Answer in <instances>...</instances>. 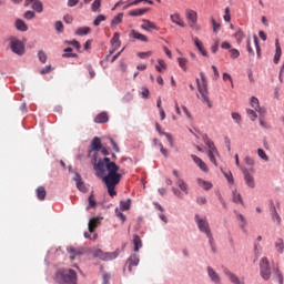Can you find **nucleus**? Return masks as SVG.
<instances>
[{"mask_svg":"<svg viewBox=\"0 0 284 284\" xmlns=\"http://www.w3.org/2000/svg\"><path fill=\"white\" fill-rule=\"evenodd\" d=\"M94 170H95V176L98 179H101L102 182L104 183L109 196H116V191L115 187L121 183V179L123 175L119 173V170L121 168L116 165L115 162H112L110 158H104L103 160H100L98 163L94 164Z\"/></svg>","mask_w":284,"mask_h":284,"instance_id":"obj_1","label":"nucleus"},{"mask_svg":"<svg viewBox=\"0 0 284 284\" xmlns=\"http://www.w3.org/2000/svg\"><path fill=\"white\" fill-rule=\"evenodd\" d=\"M55 281L60 284H77L79 278L74 270H60L55 274Z\"/></svg>","mask_w":284,"mask_h":284,"instance_id":"obj_2","label":"nucleus"},{"mask_svg":"<svg viewBox=\"0 0 284 284\" xmlns=\"http://www.w3.org/2000/svg\"><path fill=\"white\" fill-rule=\"evenodd\" d=\"M201 80L196 79L197 90L202 97L204 103L207 104L209 108H212V102L210 101V97H207V78L204 72L200 73Z\"/></svg>","mask_w":284,"mask_h":284,"instance_id":"obj_3","label":"nucleus"},{"mask_svg":"<svg viewBox=\"0 0 284 284\" xmlns=\"http://www.w3.org/2000/svg\"><path fill=\"white\" fill-rule=\"evenodd\" d=\"M203 141H204L205 145H207V148H209L207 155H209L211 163L219 165L216 163V156L219 154V151L216 150V146H214V142L210 138H207V135L203 136Z\"/></svg>","mask_w":284,"mask_h":284,"instance_id":"obj_4","label":"nucleus"},{"mask_svg":"<svg viewBox=\"0 0 284 284\" xmlns=\"http://www.w3.org/2000/svg\"><path fill=\"white\" fill-rule=\"evenodd\" d=\"M260 274L264 281H270L272 268L270 267V260L267 257H262L260 261Z\"/></svg>","mask_w":284,"mask_h":284,"instance_id":"obj_5","label":"nucleus"},{"mask_svg":"<svg viewBox=\"0 0 284 284\" xmlns=\"http://www.w3.org/2000/svg\"><path fill=\"white\" fill-rule=\"evenodd\" d=\"M93 256L95 258H100V261H114V258L119 257V250L105 253L101 248H97L95 251H93Z\"/></svg>","mask_w":284,"mask_h":284,"instance_id":"obj_6","label":"nucleus"},{"mask_svg":"<svg viewBox=\"0 0 284 284\" xmlns=\"http://www.w3.org/2000/svg\"><path fill=\"white\" fill-rule=\"evenodd\" d=\"M10 48L12 52H14V54L21 55L26 52V49L23 48V42H21V40L18 39H11Z\"/></svg>","mask_w":284,"mask_h":284,"instance_id":"obj_7","label":"nucleus"},{"mask_svg":"<svg viewBox=\"0 0 284 284\" xmlns=\"http://www.w3.org/2000/svg\"><path fill=\"white\" fill-rule=\"evenodd\" d=\"M195 223L197 224L200 232H203L206 235L212 233V231L210 230V223L201 219L199 215H195Z\"/></svg>","mask_w":284,"mask_h":284,"instance_id":"obj_8","label":"nucleus"},{"mask_svg":"<svg viewBox=\"0 0 284 284\" xmlns=\"http://www.w3.org/2000/svg\"><path fill=\"white\" fill-rule=\"evenodd\" d=\"M186 19L191 22L190 26L191 28H193V30H200V28L196 26V21L199 19L196 11L194 10L186 11Z\"/></svg>","mask_w":284,"mask_h":284,"instance_id":"obj_9","label":"nucleus"},{"mask_svg":"<svg viewBox=\"0 0 284 284\" xmlns=\"http://www.w3.org/2000/svg\"><path fill=\"white\" fill-rule=\"evenodd\" d=\"M242 172L244 174V181L247 187H251V190H254L256 187V182H254V175H252L247 169H243Z\"/></svg>","mask_w":284,"mask_h":284,"instance_id":"obj_10","label":"nucleus"},{"mask_svg":"<svg viewBox=\"0 0 284 284\" xmlns=\"http://www.w3.org/2000/svg\"><path fill=\"white\" fill-rule=\"evenodd\" d=\"M251 106L255 109V112H258L260 116H265V114H267V111L258 104V98L256 97L251 98Z\"/></svg>","mask_w":284,"mask_h":284,"instance_id":"obj_11","label":"nucleus"},{"mask_svg":"<svg viewBox=\"0 0 284 284\" xmlns=\"http://www.w3.org/2000/svg\"><path fill=\"white\" fill-rule=\"evenodd\" d=\"M73 181H75L77 189L80 192H88V186L85 185V182H83V179H81V174L75 173V176L73 178Z\"/></svg>","mask_w":284,"mask_h":284,"instance_id":"obj_12","label":"nucleus"},{"mask_svg":"<svg viewBox=\"0 0 284 284\" xmlns=\"http://www.w3.org/2000/svg\"><path fill=\"white\" fill-rule=\"evenodd\" d=\"M141 29L145 30L146 32H150V30H159V27H156V23H154L148 19H143Z\"/></svg>","mask_w":284,"mask_h":284,"instance_id":"obj_13","label":"nucleus"},{"mask_svg":"<svg viewBox=\"0 0 284 284\" xmlns=\"http://www.w3.org/2000/svg\"><path fill=\"white\" fill-rule=\"evenodd\" d=\"M102 217H93L89 221V232L92 234L97 231V227L101 225Z\"/></svg>","mask_w":284,"mask_h":284,"instance_id":"obj_14","label":"nucleus"},{"mask_svg":"<svg viewBox=\"0 0 284 284\" xmlns=\"http://www.w3.org/2000/svg\"><path fill=\"white\" fill-rule=\"evenodd\" d=\"M120 37L121 36L116 32L113 34V38L111 39V44L113 49L110 51V54H114V51L121 48V41L119 40Z\"/></svg>","mask_w":284,"mask_h":284,"instance_id":"obj_15","label":"nucleus"},{"mask_svg":"<svg viewBox=\"0 0 284 284\" xmlns=\"http://www.w3.org/2000/svg\"><path fill=\"white\" fill-rule=\"evenodd\" d=\"M67 251L69 252V254H73L71 256V261H74L75 256H82V254H84L85 252L83 247L74 248L73 246H69Z\"/></svg>","mask_w":284,"mask_h":284,"instance_id":"obj_16","label":"nucleus"},{"mask_svg":"<svg viewBox=\"0 0 284 284\" xmlns=\"http://www.w3.org/2000/svg\"><path fill=\"white\" fill-rule=\"evenodd\" d=\"M101 139L95 136L91 142V150H89V154L101 151Z\"/></svg>","mask_w":284,"mask_h":284,"instance_id":"obj_17","label":"nucleus"},{"mask_svg":"<svg viewBox=\"0 0 284 284\" xmlns=\"http://www.w3.org/2000/svg\"><path fill=\"white\" fill-rule=\"evenodd\" d=\"M191 159H193L194 163L202 170V172H209L207 164L203 162V160L196 155H191Z\"/></svg>","mask_w":284,"mask_h":284,"instance_id":"obj_18","label":"nucleus"},{"mask_svg":"<svg viewBox=\"0 0 284 284\" xmlns=\"http://www.w3.org/2000/svg\"><path fill=\"white\" fill-rule=\"evenodd\" d=\"M207 274L213 283H221V276H219V273L212 266H207Z\"/></svg>","mask_w":284,"mask_h":284,"instance_id":"obj_19","label":"nucleus"},{"mask_svg":"<svg viewBox=\"0 0 284 284\" xmlns=\"http://www.w3.org/2000/svg\"><path fill=\"white\" fill-rule=\"evenodd\" d=\"M139 255L133 254L128 258V265H129V272H132V267H136V265H139Z\"/></svg>","mask_w":284,"mask_h":284,"instance_id":"obj_20","label":"nucleus"},{"mask_svg":"<svg viewBox=\"0 0 284 284\" xmlns=\"http://www.w3.org/2000/svg\"><path fill=\"white\" fill-rule=\"evenodd\" d=\"M283 51L281 50V43H278V39L275 40V55H274V63H278L281 61V55Z\"/></svg>","mask_w":284,"mask_h":284,"instance_id":"obj_21","label":"nucleus"},{"mask_svg":"<svg viewBox=\"0 0 284 284\" xmlns=\"http://www.w3.org/2000/svg\"><path fill=\"white\" fill-rule=\"evenodd\" d=\"M171 21L172 23L180 26V28H185V22L181 19V14L179 13L171 14Z\"/></svg>","mask_w":284,"mask_h":284,"instance_id":"obj_22","label":"nucleus"},{"mask_svg":"<svg viewBox=\"0 0 284 284\" xmlns=\"http://www.w3.org/2000/svg\"><path fill=\"white\" fill-rule=\"evenodd\" d=\"M132 39H136L138 41H142L143 43H148V36L139 33L136 30L131 31Z\"/></svg>","mask_w":284,"mask_h":284,"instance_id":"obj_23","label":"nucleus"},{"mask_svg":"<svg viewBox=\"0 0 284 284\" xmlns=\"http://www.w3.org/2000/svg\"><path fill=\"white\" fill-rule=\"evenodd\" d=\"M110 118L106 112H101L94 118V123H108Z\"/></svg>","mask_w":284,"mask_h":284,"instance_id":"obj_24","label":"nucleus"},{"mask_svg":"<svg viewBox=\"0 0 284 284\" xmlns=\"http://www.w3.org/2000/svg\"><path fill=\"white\" fill-rule=\"evenodd\" d=\"M271 216H272L273 223H275L276 225H281V215H278V212L276 211V206L274 205L271 207Z\"/></svg>","mask_w":284,"mask_h":284,"instance_id":"obj_25","label":"nucleus"},{"mask_svg":"<svg viewBox=\"0 0 284 284\" xmlns=\"http://www.w3.org/2000/svg\"><path fill=\"white\" fill-rule=\"evenodd\" d=\"M194 45L197 48L199 52H201L202 57H207V51L203 48V42L199 40V38H193Z\"/></svg>","mask_w":284,"mask_h":284,"instance_id":"obj_26","label":"nucleus"},{"mask_svg":"<svg viewBox=\"0 0 284 284\" xmlns=\"http://www.w3.org/2000/svg\"><path fill=\"white\" fill-rule=\"evenodd\" d=\"M149 8L131 10L129 12V17H143V14H145V12H149Z\"/></svg>","mask_w":284,"mask_h":284,"instance_id":"obj_27","label":"nucleus"},{"mask_svg":"<svg viewBox=\"0 0 284 284\" xmlns=\"http://www.w3.org/2000/svg\"><path fill=\"white\" fill-rule=\"evenodd\" d=\"M36 194H37V197L39 199V201H45V196L48 193L45 192V187L38 186L36 190Z\"/></svg>","mask_w":284,"mask_h":284,"instance_id":"obj_28","label":"nucleus"},{"mask_svg":"<svg viewBox=\"0 0 284 284\" xmlns=\"http://www.w3.org/2000/svg\"><path fill=\"white\" fill-rule=\"evenodd\" d=\"M120 23H123V13H118L111 21V28H116Z\"/></svg>","mask_w":284,"mask_h":284,"instance_id":"obj_29","label":"nucleus"},{"mask_svg":"<svg viewBox=\"0 0 284 284\" xmlns=\"http://www.w3.org/2000/svg\"><path fill=\"white\" fill-rule=\"evenodd\" d=\"M16 28L20 32H28V24H26V22L23 20H20V19L17 20L16 21Z\"/></svg>","mask_w":284,"mask_h":284,"instance_id":"obj_30","label":"nucleus"},{"mask_svg":"<svg viewBox=\"0 0 284 284\" xmlns=\"http://www.w3.org/2000/svg\"><path fill=\"white\" fill-rule=\"evenodd\" d=\"M133 245L134 252H139V250L143 247V243L141 242V237L139 235L133 236Z\"/></svg>","mask_w":284,"mask_h":284,"instance_id":"obj_31","label":"nucleus"},{"mask_svg":"<svg viewBox=\"0 0 284 284\" xmlns=\"http://www.w3.org/2000/svg\"><path fill=\"white\" fill-rule=\"evenodd\" d=\"M132 205V200L128 199L126 201H121L120 202V209L122 210V212H128V210H130Z\"/></svg>","mask_w":284,"mask_h":284,"instance_id":"obj_32","label":"nucleus"},{"mask_svg":"<svg viewBox=\"0 0 284 284\" xmlns=\"http://www.w3.org/2000/svg\"><path fill=\"white\" fill-rule=\"evenodd\" d=\"M90 32H92L90 27H82L75 31V34H78V37H84L85 34H90Z\"/></svg>","mask_w":284,"mask_h":284,"instance_id":"obj_33","label":"nucleus"},{"mask_svg":"<svg viewBox=\"0 0 284 284\" xmlns=\"http://www.w3.org/2000/svg\"><path fill=\"white\" fill-rule=\"evenodd\" d=\"M197 184L200 185V187H202L203 190H212V184L211 182H207L203 179H197Z\"/></svg>","mask_w":284,"mask_h":284,"instance_id":"obj_34","label":"nucleus"},{"mask_svg":"<svg viewBox=\"0 0 284 284\" xmlns=\"http://www.w3.org/2000/svg\"><path fill=\"white\" fill-rule=\"evenodd\" d=\"M155 69L158 70V72H163V70H168V64L165 63V60L159 59Z\"/></svg>","mask_w":284,"mask_h":284,"instance_id":"obj_35","label":"nucleus"},{"mask_svg":"<svg viewBox=\"0 0 284 284\" xmlns=\"http://www.w3.org/2000/svg\"><path fill=\"white\" fill-rule=\"evenodd\" d=\"M234 38L236 39L239 45H241V43L243 42V39H245V33L243 32V30L239 29L235 32Z\"/></svg>","mask_w":284,"mask_h":284,"instance_id":"obj_36","label":"nucleus"},{"mask_svg":"<svg viewBox=\"0 0 284 284\" xmlns=\"http://www.w3.org/2000/svg\"><path fill=\"white\" fill-rule=\"evenodd\" d=\"M273 272L275 274L276 281H278L280 284H283V274H281V270H278V266H273Z\"/></svg>","mask_w":284,"mask_h":284,"instance_id":"obj_37","label":"nucleus"},{"mask_svg":"<svg viewBox=\"0 0 284 284\" xmlns=\"http://www.w3.org/2000/svg\"><path fill=\"white\" fill-rule=\"evenodd\" d=\"M233 203H240V205H243V196H241V193L233 191Z\"/></svg>","mask_w":284,"mask_h":284,"instance_id":"obj_38","label":"nucleus"},{"mask_svg":"<svg viewBox=\"0 0 284 284\" xmlns=\"http://www.w3.org/2000/svg\"><path fill=\"white\" fill-rule=\"evenodd\" d=\"M32 10L39 13L43 12V3L41 1H34L32 4Z\"/></svg>","mask_w":284,"mask_h":284,"instance_id":"obj_39","label":"nucleus"},{"mask_svg":"<svg viewBox=\"0 0 284 284\" xmlns=\"http://www.w3.org/2000/svg\"><path fill=\"white\" fill-rule=\"evenodd\" d=\"M64 54H62V57L64 58V59H68V58H72V59H77V57H79L77 53H71L72 52V48H67V49H64Z\"/></svg>","mask_w":284,"mask_h":284,"instance_id":"obj_40","label":"nucleus"},{"mask_svg":"<svg viewBox=\"0 0 284 284\" xmlns=\"http://www.w3.org/2000/svg\"><path fill=\"white\" fill-rule=\"evenodd\" d=\"M92 12H101V0H94L91 4Z\"/></svg>","mask_w":284,"mask_h":284,"instance_id":"obj_41","label":"nucleus"},{"mask_svg":"<svg viewBox=\"0 0 284 284\" xmlns=\"http://www.w3.org/2000/svg\"><path fill=\"white\" fill-rule=\"evenodd\" d=\"M178 63H179L180 68H182V70H184V72L187 71V59L179 58Z\"/></svg>","mask_w":284,"mask_h":284,"instance_id":"obj_42","label":"nucleus"},{"mask_svg":"<svg viewBox=\"0 0 284 284\" xmlns=\"http://www.w3.org/2000/svg\"><path fill=\"white\" fill-rule=\"evenodd\" d=\"M176 185L180 187V190H182V192L187 194V184L183 180L179 179Z\"/></svg>","mask_w":284,"mask_h":284,"instance_id":"obj_43","label":"nucleus"},{"mask_svg":"<svg viewBox=\"0 0 284 284\" xmlns=\"http://www.w3.org/2000/svg\"><path fill=\"white\" fill-rule=\"evenodd\" d=\"M246 114H247L248 119H251V121H256V119H258L256 111H254L252 109H247Z\"/></svg>","mask_w":284,"mask_h":284,"instance_id":"obj_44","label":"nucleus"},{"mask_svg":"<svg viewBox=\"0 0 284 284\" xmlns=\"http://www.w3.org/2000/svg\"><path fill=\"white\" fill-rule=\"evenodd\" d=\"M236 219H237V221L241 222V223H240V227H241L242 230H245V226L247 225V222L245 221V216H243V214H237V215H236Z\"/></svg>","mask_w":284,"mask_h":284,"instance_id":"obj_45","label":"nucleus"},{"mask_svg":"<svg viewBox=\"0 0 284 284\" xmlns=\"http://www.w3.org/2000/svg\"><path fill=\"white\" fill-rule=\"evenodd\" d=\"M257 155L260 156V159H262V161H270V156H267V153H265V150L263 149L257 150Z\"/></svg>","mask_w":284,"mask_h":284,"instance_id":"obj_46","label":"nucleus"},{"mask_svg":"<svg viewBox=\"0 0 284 284\" xmlns=\"http://www.w3.org/2000/svg\"><path fill=\"white\" fill-rule=\"evenodd\" d=\"M212 252H216V245L214 244V237L212 233L206 234Z\"/></svg>","mask_w":284,"mask_h":284,"instance_id":"obj_47","label":"nucleus"},{"mask_svg":"<svg viewBox=\"0 0 284 284\" xmlns=\"http://www.w3.org/2000/svg\"><path fill=\"white\" fill-rule=\"evenodd\" d=\"M105 16H103V14H99L95 19H94V21H93V26H101V22H103V21H105Z\"/></svg>","mask_w":284,"mask_h":284,"instance_id":"obj_48","label":"nucleus"},{"mask_svg":"<svg viewBox=\"0 0 284 284\" xmlns=\"http://www.w3.org/2000/svg\"><path fill=\"white\" fill-rule=\"evenodd\" d=\"M38 59L41 63H45V61H48V54L40 50L38 52Z\"/></svg>","mask_w":284,"mask_h":284,"instance_id":"obj_49","label":"nucleus"},{"mask_svg":"<svg viewBox=\"0 0 284 284\" xmlns=\"http://www.w3.org/2000/svg\"><path fill=\"white\" fill-rule=\"evenodd\" d=\"M90 207H97V201L94 200V194H90L89 196V206L87 210H90Z\"/></svg>","mask_w":284,"mask_h":284,"instance_id":"obj_50","label":"nucleus"},{"mask_svg":"<svg viewBox=\"0 0 284 284\" xmlns=\"http://www.w3.org/2000/svg\"><path fill=\"white\" fill-rule=\"evenodd\" d=\"M275 247L277 252H280V254H283V250H284L283 240H277V242L275 243Z\"/></svg>","mask_w":284,"mask_h":284,"instance_id":"obj_51","label":"nucleus"},{"mask_svg":"<svg viewBox=\"0 0 284 284\" xmlns=\"http://www.w3.org/2000/svg\"><path fill=\"white\" fill-rule=\"evenodd\" d=\"M211 23L213 26V32H219V30H221V23L216 22L214 18H211Z\"/></svg>","mask_w":284,"mask_h":284,"instance_id":"obj_52","label":"nucleus"},{"mask_svg":"<svg viewBox=\"0 0 284 284\" xmlns=\"http://www.w3.org/2000/svg\"><path fill=\"white\" fill-rule=\"evenodd\" d=\"M224 12V21H226V23H230V21H232V16L230 14V7H226Z\"/></svg>","mask_w":284,"mask_h":284,"instance_id":"obj_53","label":"nucleus"},{"mask_svg":"<svg viewBox=\"0 0 284 284\" xmlns=\"http://www.w3.org/2000/svg\"><path fill=\"white\" fill-rule=\"evenodd\" d=\"M221 43V40L215 39L214 40V45L211 48V52H213V54H216L219 52V44Z\"/></svg>","mask_w":284,"mask_h":284,"instance_id":"obj_54","label":"nucleus"},{"mask_svg":"<svg viewBox=\"0 0 284 284\" xmlns=\"http://www.w3.org/2000/svg\"><path fill=\"white\" fill-rule=\"evenodd\" d=\"M23 17H24V19H27L28 21H30V20L34 19V17H37V16H36V13H34V11H26L24 14H23Z\"/></svg>","mask_w":284,"mask_h":284,"instance_id":"obj_55","label":"nucleus"},{"mask_svg":"<svg viewBox=\"0 0 284 284\" xmlns=\"http://www.w3.org/2000/svg\"><path fill=\"white\" fill-rule=\"evenodd\" d=\"M142 99H150V89L143 87L141 91Z\"/></svg>","mask_w":284,"mask_h":284,"instance_id":"obj_56","label":"nucleus"},{"mask_svg":"<svg viewBox=\"0 0 284 284\" xmlns=\"http://www.w3.org/2000/svg\"><path fill=\"white\" fill-rule=\"evenodd\" d=\"M231 116H232L233 121H235V123L241 124V121H242L241 114L233 112V113H231Z\"/></svg>","mask_w":284,"mask_h":284,"instance_id":"obj_57","label":"nucleus"},{"mask_svg":"<svg viewBox=\"0 0 284 284\" xmlns=\"http://www.w3.org/2000/svg\"><path fill=\"white\" fill-rule=\"evenodd\" d=\"M115 216H118V219H121L122 223H125L126 221L125 214H123L119 209H115Z\"/></svg>","mask_w":284,"mask_h":284,"instance_id":"obj_58","label":"nucleus"},{"mask_svg":"<svg viewBox=\"0 0 284 284\" xmlns=\"http://www.w3.org/2000/svg\"><path fill=\"white\" fill-rule=\"evenodd\" d=\"M230 54H231L232 59H239V57H241V52H239L237 49H231Z\"/></svg>","mask_w":284,"mask_h":284,"instance_id":"obj_59","label":"nucleus"},{"mask_svg":"<svg viewBox=\"0 0 284 284\" xmlns=\"http://www.w3.org/2000/svg\"><path fill=\"white\" fill-rule=\"evenodd\" d=\"M223 81H230L231 87L234 88V82L232 81V75H230V73H223Z\"/></svg>","mask_w":284,"mask_h":284,"instance_id":"obj_60","label":"nucleus"},{"mask_svg":"<svg viewBox=\"0 0 284 284\" xmlns=\"http://www.w3.org/2000/svg\"><path fill=\"white\" fill-rule=\"evenodd\" d=\"M151 54H152V51L140 52V53H138V57L140 59H148V57H150Z\"/></svg>","mask_w":284,"mask_h":284,"instance_id":"obj_61","label":"nucleus"},{"mask_svg":"<svg viewBox=\"0 0 284 284\" xmlns=\"http://www.w3.org/2000/svg\"><path fill=\"white\" fill-rule=\"evenodd\" d=\"M49 72H52V65H47L41 69L40 74H49Z\"/></svg>","mask_w":284,"mask_h":284,"instance_id":"obj_62","label":"nucleus"},{"mask_svg":"<svg viewBox=\"0 0 284 284\" xmlns=\"http://www.w3.org/2000/svg\"><path fill=\"white\" fill-rule=\"evenodd\" d=\"M244 161L246 165H250V168H254V159H252L251 156H246Z\"/></svg>","mask_w":284,"mask_h":284,"instance_id":"obj_63","label":"nucleus"},{"mask_svg":"<svg viewBox=\"0 0 284 284\" xmlns=\"http://www.w3.org/2000/svg\"><path fill=\"white\" fill-rule=\"evenodd\" d=\"M55 30H57V32H63V22L57 21L55 22Z\"/></svg>","mask_w":284,"mask_h":284,"instance_id":"obj_64","label":"nucleus"}]
</instances>
